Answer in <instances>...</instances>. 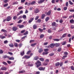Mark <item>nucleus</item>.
I'll return each instance as SVG.
<instances>
[{
    "mask_svg": "<svg viewBox=\"0 0 74 74\" xmlns=\"http://www.w3.org/2000/svg\"><path fill=\"white\" fill-rule=\"evenodd\" d=\"M41 62H40V61L38 60L37 62L35 63L36 64L37 67H38L39 66H41Z\"/></svg>",
    "mask_w": 74,
    "mask_h": 74,
    "instance_id": "nucleus-1",
    "label": "nucleus"
},
{
    "mask_svg": "<svg viewBox=\"0 0 74 74\" xmlns=\"http://www.w3.org/2000/svg\"><path fill=\"white\" fill-rule=\"evenodd\" d=\"M40 12V10H39V9H38L37 8H36L34 10V13L35 14H37L38 13V12Z\"/></svg>",
    "mask_w": 74,
    "mask_h": 74,
    "instance_id": "nucleus-2",
    "label": "nucleus"
},
{
    "mask_svg": "<svg viewBox=\"0 0 74 74\" xmlns=\"http://www.w3.org/2000/svg\"><path fill=\"white\" fill-rule=\"evenodd\" d=\"M28 66L32 67L33 66V62H29L28 63Z\"/></svg>",
    "mask_w": 74,
    "mask_h": 74,
    "instance_id": "nucleus-3",
    "label": "nucleus"
},
{
    "mask_svg": "<svg viewBox=\"0 0 74 74\" xmlns=\"http://www.w3.org/2000/svg\"><path fill=\"white\" fill-rule=\"evenodd\" d=\"M30 58V56H24L23 57L22 59H25H25H29Z\"/></svg>",
    "mask_w": 74,
    "mask_h": 74,
    "instance_id": "nucleus-4",
    "label": "nucleus"
},
{
    "mask_svg": "<svg viewBox=\"0 0 74 74\" xmlns=\"http://www.w3.org/2000/svg\"><path fill=\"white\" fill-rule=\"evenodd\" d=\"M11 19V17L10 16H8L6 18V21H10Z\"/></svg>",
    "mask_w": 74,
    "mask_h": 74,
    "instance_id": "nucleus-5",
    "label": "nucleus"
},
{
    "mask_svg": "<svg viewBox=\"0 0 74 74\" xmlns=\"http://www.w3.org/2000/svg\"><path fill=\"white\" fill-rule=\"evenodd\" d=\"M38 69L39 70L42 71V70L43 71H44L45 70V67L43 68V67H39L38 68Z\"/></svg>",
    "mask_w": 74,
    "mask_h": 74,
    "instance_id": "nucleus-6",
    "label": "nucleus"
},
{
    "mask_svg": "<svg viewBox=\"0 0 74 74\" xmlns=\"http://www.w3.org/2000/svg\"><path fill=\"white\" fill-rule=\"evenodd\" d=\"M33 20H34V17L30 18V20L28 21L29 23H31V22H32Z\"/></svg>",
    "mask_w": 74,
    "mask_h": 74,
    "instance_id": "nucleus-7",
    "label": "nucleus"
},
{
    "mask_svg": "<svg viewBox=\"0 0 74 74\" xmlns=\"http://www.w3.org/2000/svg\"><path fill=\"white\" fill-rule=\"evenodd\" d=\"M45 1V0H40V1H38V4H41V3H42Z\"/></svg>",
    "mask_w": 74,
    "mask_h": 74,
    "instance_id": "nucleus-8",
    "label": "nucleus"
},
{
    "mask_svg": "<svg viewBox=\"0 0 74 74\" xmlns=\"http://www.w3.org/2000/svg\"><path fill=\"white\" fill-rule=\"evenodd\" d=\"M12 30L13 31H16L17 30V27L14 26L12 28Z\"/></svg>",
    "mask_w": 74,
    "mask_h": 74,
    "instance_id": "nucleus-9",
    "label": "nucleus"
},
{
    "mask_svg": "<svg viewBox=\"0 0 74 74\" xmlns=\"http://www.w3.org/2000/svg\"><path fill=\"white\" fill-rule=\"evenodd\" d=\"M56 22H53L51 24L52 26H55L56 27Z\"/></svg>",
    "mask_w": 74,
    "mask_h": 74,
    "instance_id": "nucleus-10",
    "label": "nucleus"
},
{
    "mask_svg": "<svg viewBox=\"0 0 74 74\" xmlns=\"http://www.w3.org/2000/svg\"><path fill=\"white\" fill-rule=\"evenodd\" d=\"M51 14V10H49L48 12L47 13V15H50Z\"/></svg>",
    "mask_w": 74,
    "mask_h": 74,
    "instance_id": "nucleus-11",
    "label": "nucleus"
},
{
    "mask_svg": "<svg viewBox=\"0 0 74 74\" xmlns=\"http://www.w3.org/2000/svg\"><path fill=\"white\" fill-rule=\"evenodd\" d=\"M1 70H6L7 68L5 67H3L1 68Z\"/></svg>",
    "mask_w": 74,
    "mask_h": 74,
    "instance_id": "nucleus-12",
    "label": "nucleus"
},
{
    "mask_svg": "<svg viewBox=\"0 0 74 74\" xmlns=\"http://www.w3.org/2000/svg\"><path fill=\"white\" fill-rule=\"evenodd\" d=\"M55 47V43H51L49 45V47Z\"/></svg>",
    "mask_w": 74,
    "mask_h": 74,
    "instance_id": "nucleus-13",
    "label": "nucleus"
},
{
    "mask_svg": "<svg viewBox=\"0 0 74 74\" xmlns=\"http://www.w3.org/2000/svg\"><path fill=\"white\" fill-rule=\"evenodd\" d=\"M33 28L34 29H37V25L36 24H34L33 25Z\"/></svg>",
    "mask_w": 74,
    "mask_h": 74,
    "instance_id": "nucleus-14",
    "label": "nucleus"
},
{
    "mask_svg": "<svg viewBox=\"0 0 74 74\" xmlns=\"http://www.w3.org/2000/svg\"><path fill=\"white\" fill-rule=\"evenodd\" d=\"M45 14H42V15L41 18L42 19H44L45 17Z\"/></svg>",
    "mask_w": 74,
    "mask_h": 74,
    "instance_id": "nucleus-15",
    "label": "nucleus"
},
{
    "mask_svg": "<svg viewBox=\"0 0 74 74\" xmlns=\"http://www.w3.org/2000/svg\"><path fill=\"white\" fill-rule=\"evenodd\" d=\"M8 59L9 60H14V58L13 57H9Z\"/></svg>",
    "mask_w": 74,
    "mask_h": 74,
    "instance_id": "nucleus-16",
    "label": "nucleus"
},
{
    "mask_svg": "<svg viewBox=\"0 0 74 74\" xmlns=\"http://www.w3.org/2000/svg\"><path fill=\"white\" fill-rule=\"evenodd\" d=\"M43 51V49H42V48H40L39 50V53H41V52H42Z\"/></svg>",
    "mask_w": 74,
    "mask_h": 74,
    "instance_id": "nucleus-17",
    "label": "nucleus"
},
{
    "mask_svg": "<svg viewBox=\"0 0 74 74\" xmlns=\"http://www.w3.org/2000/svg\"><path fill=\"white\" fill-rule=\"evenodd\" d=\"M1 31L2 32H4V33H7V30L4 29H2Z\"/></svg>",
    "mask_w": 74,
    "mask_h": 74,
    "instance_id": "nucleus-18",
    "label": "nucleus"
},
{
    "mask_svg": "<svg viewBox=\"0 0 74 74\" xmlns=\"http://www.w3.org/2000/svg\"><path fill=\"white\" fill-rule=\"evenodd\" d=\"M70 22L71 23H74V21L73 19H71L70 21Z\"/></svg>",
    "mask_w": 74,
    "mask_h": 74,
    "instance_id": "nucleus-19",
    "label": "nucleus"
},
{
    "mask_svg": "<svg viewBox=\"0 0 74 74\" xmlns=\"http://www.w3.org/2000/svg\"><path fill=\"white\" fill-rule=\"evenodd\" d=\"M27 34H28V31H26L25 33H24L23 34V35L24 36H25V35H27Z\"/></svg>",
    "mask_w": 74,
    "mask_h": 74,
    "instance_id": "nucleus-20",
    "label": "nucleus"
},
{
    "mask_svg": "<svg viewBox=\"0 0 74 74\" xmlns=\"http://www.w3.org/2000/svg\"><path fill=\"white\" fill-rule=\"evenodd\" d=\"M25 54V51H24L23 52H21V56H23Z\"/></svg>",
    "mask_w": 74,
    "mask_h": 74,
    "instance_id": "nucleus-21",
    "label": "nucleus"
},
{
    "mask_svg": "<svg viewBox=\"0 0 74 74\" xmlns=\"http://www.w3.org/2000/svg\"><path fill=\"white\" fill-rule=\"evenodd\" d=\"M53 40L55 41H60V39L58 38L54 39H53Z\"/></svg>",
    "mask_w": 74,
    "mask_h": 74,
    "instance_id": "nucleus-22",
    "label": "nucleus"
},
{
    "mask_svg": "<svg viewBox=\"0 0 74 74\" xmlns=\"http://www.w3.org/2000/svg\"><path fill=\"white\" fill-rule=\"evenodd\" d=\"M44 37V34H42L40 35V38H43Z\"/></svg>",
    "mask_w": 74,
    "mask_h": 74,
    "instance_id": "nucleus-23",
    "label": "nucleus"
},
{
    "mask_svg": "<svg viewBox=\"0 0 74 74\" xmlns=\"http://www.w3.org/2000/svg\"><path fill=\"white\" fill-rule=\"evenodd\" d=\"M55 46L56 47H59L60 46V44L59 43H55Z\"/></svg>",
    "mask_w": 74,
    "mask_h": 74,
    "instance_id": "nucleus-24",
    "label": "nucleus"
},
{
    "mask_svg": "<svg viewBox=\"0 0 74 74\" xmlns=\"http://www.w3.org/2000/svg\"><path fill=\"white\" fill-rule=\"evenodd\" d=\"M8 42V40H5L4 41V43L5 44H7Z\"/></svg>",
    "mask_w": 74,
    "mask_h": 74,
    "instance_id": "nucleus-25",
    "label": "nucleus"
},
{
    "mask_svg": "<svg viewBox=\"0 0 74 74\" xmlns=\"http://www.w3.org/2000/svg\"><path fill=\"white\" fill-rule=\"evenodd\" d=\"M49 17H47L45 19L46 21L48 22V20H49Z\"/></svg>",
    "mask_w": 74,
    "mask_h": 74,
    "instance_id": "nucleus-26",
    "label": "nucleus"
},
{
    "mask_svg": "<svg viewBox=\"0 0 74 74\" xmlns=\"http://www.w3.org/2000/svg\"><path fill=\"white\" fill-rule=\"evenodd\" d=\"M55 65L56 66H58L60 65V63L59 62H57L55 64Z\"/></svg>",
    "mask_w": 74,
    "mask_h": 74,
    "instance_id": "nucleus-27",
    "label": "nucleus"
},
{
    "mask_svg": "<svg viewBox=\"0 0 74 74\" xmlns=\"http://www.w3.org/2000/svg\"><path fill=\"white\" fill-rule=\"evenodd\" d=\"M38 59H39L38 57V56H36L34 58V60H38Z\"/></svg>",
    "mask_w": 74,
    "mask_h": 74,
    "instance_id": "nucleus-28",
    "label": "nucleus"
},
{
    "mask_svg": "<svg viewBox=\"0 0 74 74\" xmlns=\"http://www.w3.org/2000/svg\"><path fill=\"white\" fill-rule=\"evenodd\" d=\"M69 4H70V5H73V2H71V1H69Z\"/></svg>",
    "mask_w": 74,
    "mask_h": 74,
    "instance_id": "nucleus-29",
    "label": "nucleus"
},
{
    "mask_svg": "<svg viewBox=\"0 0 74 74\" xmlns=\"http://www.w3.org/2000/svg\"><path fill=\"white\" fill-rule=\"evenodd\" d=\"M36 3V1H34L31 3V5H34Z\"/></svg>",
    "mask_w": 74,
    "mask_h": 74,
    "instance_id": "nucleus-30",
    "label": "nucleus"
},
{
    "mask_svg": "<svg viewBox=\"0 0 74 74\" xmlns=\"http://www.w3.org/2000/svg\"><path fill=\"white\" fill-rule=\"evenodd\" d=\"M8 5V3H6L3 5L4 7H7Z\"/></svg>",
    "mask_w": 74,
    "mask_h": 74,
    "instance_id": "nucleus-31",
    "label": "nucleus"
},
{
    "mask_svg": "<svg viewBox=\"0 0 74 74\" xmlns=\"http://www.w3.org/2000/svg\"><path fill=\"white\" fill-rule=\"evenodd\" d=\"M48 52H44L43 53H42V55H47V54H48Z\"/></svg>",
    "mask_w": 74,
    "mask_h": 74,
    "instance_id": "nucleus-32",
    "label": "nucleus"
},
{
    "mask_svg": "<svg viewBox=\"0 0 74 74\" xmlns=\"http://www.w3.org/2000/svg\"><path fill=\"white\" fill-rule=\"evenodd\" d=\"M66 36V33L63 34L62 36V38H64V37H65Z\"/></svg>",
    "mask_w": 74,
    "mask_h": 74,
    "instance_id": "nucleus-33",
    "label": "nucleus"
},
{
    "mask_svg": "<svg viewBox=\"0 0 74 74\" xmlns=\"http://www.w3.org/2000/svg\"><path fill=\"white\" fill-rule=\"evenodd\" d=\"M66 44V41L62 43V45H64Z\"/></svg>",
    "mask_w": 74,
    "mask_h": 74,
    "instance_id": "nucleus-34",
    "label": "nucleus"
},
{
    "mask_svg": "<svg viewBox=\"0 0 74 74\" xmlns=\"http://www.w3.org/2000/svg\"><path fill=\"white\" fill-rule=\"evenodd\" d=\"M23 19H26V16L25 15H23Z\"/></svg>",
    "mask_w": 74,
    "mask_h": 74,
    "instance_id": "nucleus-35",
    "label": "nucleus"
},
{
    "mask_svg": "<svg viewBox=\"0 0 74 74\" xmlns=\"http://www.w3.org/2000/svg\"><path fill=\"white\" fill-rule=\"evenodd\" d=\"M9 47H14V45H13L12 43H11V44H9Z\"/></svg>",
    "mask_w": 74,
    "mask_h": 74,
    "instance_id": "nucleus-36",
    "label": "nucleus"
},
{
    "mask_svg": "<svg viewBox=\"0 0 74 74\" xmlns=\"http://www.w3.org/2000/svg\"><path fill=\"white\" fill-rule=\"evenodd\" d=\"M37 45V43H35L34 44H31V46H32V47H34V46L35 45Z\"/></svg>",
    "mask_w": 74,
    "mask_h": 74,
    "instance_id": "nucleus-37",
    "label": "nucleus"
},
{
    "mask_svg": "<svg viewBox=\"0 0 74 74\" xmlns=\"http://www.w3.org/2000/svg\"><path fill=\"white\" fill-rule=\"evenodd\" d=\"M38 30H39V31H40V32H42L43 31V30L40 28H39L38 29Z\"/></svg>",
    "mask_w": 74,
    "mask_h": 74,
    "instance_id": "nucleus-38",
    "label": "nucleus"
},
{
    "mask_svg": "<svg viewBox=\"0 0 74 74\" xmlns=\"http://www.w3.org/2000/svg\"><path fill=\"white\" fill-rule=\"evenodd\" d=\"M23 7L22 6L19 7L18 8V10H21V9H23Z\"/></svg>",
    "mask_w": 74,
    "mask_h": 74,
    "instance_id": "nucleus-39",
    "label": "nucleus"
},
{
    "mask_svg": "<svg viewBox=\"0 0 74 74\" xmlns=\"http://www.w3.org/2000/svg\"><path fill=\"white\" fill-rule=\"evenodd\" d=\"M24 27V25H21L19 26V28H23Z\"/></svg>",
    "mask_w": 74,
    "mask_h": 74,
    "instance_id": "nucleus-40",
    "label": "nucleus"
},
{
    "mask_svg": "<svg viewBox=\"0 0 74 74\" xmlns=\"http://www.w3.org/2000/svg\"><path fill=\"white\" fill-rule=\"evenodd\" d=\"M47 32L48 33H50L52 32V31H51V30L50 29H49L48 30Z\"/></svg>",
    "mask_w": 74,
    "mask_h": 74,
    "instance_id": "nucleus-41",
    "label": "nucleus"
},
{
    "mask_svg": "<svg viewBox=\"0 0 74 74\" xmlns=\"http://www.w3.org/2000/svg\"><path fill=\"white\" fill-rule=\"evenodd\" d=\"M17 18V16H14L13 17V19L14 20H15L16 19V18Z\"/></svg>",
    "mask_w": 74,
    "mask_h": 74,
    "instance_id": "nucleus-42",
    "label": "nucleus"
},
{
    "mask_svg": "<svg viewBox=\"0 0 74 74\" xmlns=\"http://www.w3.org/2000/svg\"><path fill=\"white\" fill-rule=\"evenodd\" d=\"M41 19H38L36 21V22H38V23H40V22H41Z\"/></svg>",
    "mask_w": 74,
    "mask_h": 74,
    "instance_id": "nucleus-43",
    "label": "nucleus"
},
{
    "mask_svg": "<svg viewBox=\"0 0 74 74\" xmlns=\"http://www.w3.org/2000/svg\"><path fill=\"white\" fill-rule=\"evenodd\" d=\"M3 1L5 3H7V2H8V0H3Z\"/></svg>",
    "mask_w": 74,
    "mask_h": 74,
    "instance_id": "nucleus-44",
    "label": "nucleus"
},
{
    "mask_svg": "<svg viewBox=\"0 0 74 74\" xmlns=\"http://www.w3.org/2000/svg\"><path fill=\"white\" fill-rule=\"evenodd\" d=\"M22 22V20L20 19L19 21H18L17 22V23H21Z\"/></svg>",
    "mask_w": 74,
    "mask_h": 74,
    "instance_id": "nucleus-45",
    "label": "nucleus"
},
{
    "mask_svg": "<svg viewBox=\"0 0 74 74\" xmlns=\"http://www.w3.org/2000/svg\"><path fill=\"white\" fill-rule=\"evenodd\" d=\"M1 39H4V38H5V37L4 36H2L1 35Z\"/></svg>",
    "mask_w": 74,
    "mask_h": 74,
    "instance_id": "nucleus-46",
    "label": "nucleus"
},
{
    "mask_svg": "<svg viewBox=\"0 0 74 74\" xmlns=\"http://www.w3.org/2000/svg\"><path fill=\"white\" fill-rule=\"evenodd\" d=\"M66 7H69V3L68 2H67L66 3Z\"/></svg>",
    "mask_w": 74,
    "mask_h": 74,
    "instance_id": "nucleus-47",
    "label": "nucleus"
},
{
    "mask_svg": "<svg viewBox=\"0 0 74 74\" xmlns=\"http://www.w3.org/2000/svg\"><path fill=\"white\" fill-rule=\"evenodd\" d=\"M34 42V40H30L29 41V43H31V42Z\"/></svg>",
    "mask_w": 74,
    "mask_h": 74,
    "instance_id": "nucleus-48",
    "label": "nucleus"
},
{
    "mask_svg": "<svg viewBox=\"0 0 74 74\" xmlns=\"http://www.w3.org/2000/svg\"><path fill=\"white\" fill-rule=\"evenodd\" d=\"M48 49H44V51L45 52H47V51H48Z\"/></svg>",
    "mask_w": 74,
    "mask_h": 74,
    "instance_id": "nucleus-49",
    "label": "nucleus"
},
{
    "mask_svg": "<svg viewBox=\"0 0 74 74\" xmlns=\"http://www.w3.org/2000/svg\"><path fill=\"white\" fill-rule=\"evenodd\" d=\"M51 3L52 4H54L55 3V0H52L51 1Z\"/></svg>",
    "mask_w": 74,
    "mask_h": 74,
    "instance_id": "nucleus-50",
    "label": "nucleus"
},
{
    "mask_svg": "<svg viewBox=\"0 0 74 74\" xmlns=\"http://www.w3.org/2000/svg\"><path fill=\"white\" fill-rule=\"evenodd\" d=\"M38 18H39V16H37L36 18H35V20H36V21H37V19H38Z\"/></svg>",
    "mask_w": 74,
    "mask_h": 74,
    "instance_id": "nucleus-51",
    "label": "nucleus"
},
{
    "mask_svg": "<svg viewBox=\"0 0 74 74\" xmlns=\"http://www.w3.org/2000/svg\"><path fill=\"white\" fill-rule=\"evenodd\" d=\"M60 23H63V19H61L60 21Z\"/></svg>",
    "mask_w": 74,
    "mask_h": 74,
    "instance_id": "nucleus-52",
    "label": "nucleus"
},
{
    "mask_svg": "<svg viewBox=\"0 0 74 74\" xmlns=\"http://www.w3.org/2000/svg\"><path fill=\"white\" fill-rule=\"evenodd\" d=\"M9 58V57L7 56H5L3 57V58H4L5 59V58Z\"/></svg>",
    "mask_w": 74,
    "mask_h": 74,
    "instance_id": "nucleus-53",
    "label": "nucleus"
},
{
    "mask_svg": "<svg viewBox=\"0 0 74 74\" xmlns=\"http://www.w3.org/2000/svg\"><path fill=\"white\" fill-rule=\"evenodd\" d=\"M22 16H20L18 18V19H22Z\"/></svg>",
    "mask_w": 74,
    "mask_h": 74,
    "instance_id": "nucleus-54",
    "label": "nucleus"
},
{
    "mask_svg": "<svg viewBox=\"0 0 74 74\" xmlns=\"http://www.w3.org/2000/svg\"><path fill=\"white\" fill-rule=\"evenodd\" d=\"M3 64H4L5 65H7L8 64L7 63H6L5 62H3Z\"/></svg>",
    "mask_w": 74,
    "mask_h": 74,
    "instance_id": "nucleus-55",
    "label": "nucleus"
},
{
    "mask_svg": "<svg viewBox=\"0 0 74 74\" xmlns=\"http://www.w3.org/2000/svg\"><path fill=\"white\" fill-rule=\"evenodd\" d=\"M70 12H74V9H70L69 10Z\"/></svg>",
    "mask_w": 74,
    "mask_h": 74,
    "instance_id": "nucleus-56",
    "label": "nucleus"
},
{
    "mask_svg": "<svg viewBox=\"0 0 74 74\" xmlns=\"http://www.w3.org/2000/svg\"><path fill=\"white\" fill-rule=\"evenodd\" d=\"M31 52V51H29L27 53V55H29Z\"/></svg>",
    "mask_w": 74,
    "mask_h": 74,
    "instance_id": "nucleus-57",
    "label": "nucleus"
},
{
    "mask_svg": "<svg viewBox=\"0 0 74 74\" xmlns=\"http://www.w3.org/2000/svg\"><path fill=\"white\" fill-rule=\"evenodd\" d=\"M40 60H41V61H44V58H41L40 59Z\"/></svg>",
    "mask_w": 74,
    "mask_h": 74,
    "instance_id": "nucleus-58",
    "label": "nucleus"
},
{
    "mask_svg": "<svg viewBox=\"0 0 74 74\" xmlns=\"http://www.w3.org/2000/svg\"><path fill=\"white\" fill-rule=\"evenodd\" d=\"M67 9V7H64V11H66Z\"/></svg>",
    "mask_w": 74,
    "mask_h": 74,
    "instance_id": "nucleus-59",
    "label": "nucleus"
},
{
    "mask_svg": "<svg viewBox=\"0 0 74 74\" xmlns=\"http://www.w3.org/2000/svg\"><path fill=\"white\" fill-rule=\"evenodd\" d=\"M14 45L15 46V47H18V44L16 43H15L14 44Z\"/></svg>",
    "mask_w": 74,
    "mask_h": 74,
    "instance_id": "nucleus-60",
    "label": "nucleus"
},
{
    "mask_svg": "<svg viewBox=\"0 0 74 74\" xmlns=\"http://www.w3.org/2000/svg\"><path fill=\"white\" fill-rule=\"evenodd\" d=\"M27 37V36H23V37H22L21 39H22V40H23V39H25V38H26V37Z\"/></svg>",
    "mask_w": 74,
    "mask_h": 74,
    "instance_id": "nucleus-61",
    "label": "nucleus"
},
{
    "mask_svg": "<svg viewBox=\"0 0 74 74\" xmlns=\"http://www.w3.org/2000/svg\"><path fill=\"white\" fill-rule=\"evenodd\" d=\"M71 69L72 70H74V67H73V66H71Z\"/></svg>",
    "mask_w": 74,
    "mask_h": 74,
    "instance_id": "nucleus-62",
    "label": "nucleus"
},
{
    "mask_svg": "<svg viewBox=\"0 0 74 74\" xmlns=\"http://www.w3.org/2000/svg\"><path fill=\"white\" fill-rule=\"evenodd\" d=\"M53 55H54V53H51L49 54V56H53Z\"/></svg>",
    "mask_w": 74,
    "mask_h": 74,
    "instance_id": "nucleus-63",
    "label": "nucleus"
},
{
    "mask_svg": "<svg viewBox=\"0 0 74 74\" xmlns=\"http://www.w3.org/2000/svg\"><path fill=\"white\" fill-rule=\"evenodd\" d=\"M63 62H61L60 63V67H61V66H62L63 65Z\"/></svg>",
    "mask_w": 74,
    "mask_h": 74,
    "instance_id": "nucleus-64",
    "label": "nucleus"
}]
</instances>
